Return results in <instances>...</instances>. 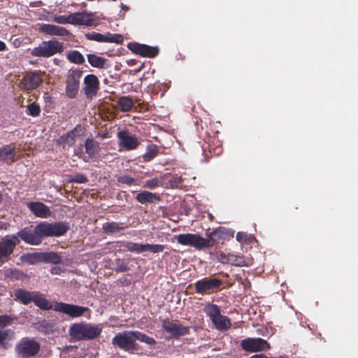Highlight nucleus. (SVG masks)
<instances>
[{"label": "nucleus", "mask_w": 358, "mask_h": 358, "mask_svg": "<svg viewBox=\"0 0 358 358\" xmlns=\"http://www.w3.org/2000/svg\"><path fill=\"white\" fill-rule=\"evenodd\" d=\"M69 229L70 225L66 222H42L36 224L34 229L32 227H24V232L21 233L22 241L31 245H38L43 238L62 236Z\"/></svg>", "instance_id": "f257e3e1"}, {"label": "nucleus", "mask_w": 358, "mask_h": 358, "mask_svg": "<svg viewBox=\"0 0 358 358\" xmlns=\"http://www.w3.org/2000/svg\"><path fill=\"white\" fill-rule=\"evenodd\" d=\"M136 340L150 346H154L157 343L153 338L139 331H124L116 334L112 339V343L124 351H136L140 349Z\"/></svg>", "instance_id": "f03ea898"}, {"label": "nucleus", "mask_w": 358, "mask_h": 358, "mask_svg": "<svg viewBox=\"0 0 358 358\" xmlns=\"http://www.w3.org/2000/svg\"><path fill=\"white\" fill-rule=\"evenodd\" d=\"M24 228L18 231L15 234L6 236L0 241V264H4L11 259V256L17 245L22 240V234Z\"/></svg>", "instance_id": "7ed1b4c3"}, {"label": "nucleus", "mask_w": 358, "mask_h": 358, "mask_svg": "<svg viewBox=\"0 0 358 358\" xmlns=\"http://www.w3.org/2000/svg\"><path fill=\"white\" fill-rule=\"evenodd\" d=\"M203 312L210 317L217 330L227 331L231 328V320L227 316L221 314V310L217 305L207 303L203 308Z\"/></svg>", "instance_id": "20e7f679"}, {"label": "nucleus", "mask_w": 358, "mask_h": 358, "mask_svg": "<svg viewBox=\"0 0 358 358\" xmlns=\"http://www.w3.org/2000/svg\"><path fill=\"white\" fill-rule=\"evenodd\" d=\"M101 329L90 324L77 323L70 328V335L77 341L91 340L100 335Z\"/></svg>", "instance_id": "39448f33"}, {"label": "nucleus", "mask_w": 358, "mask_h": 358, "mask_svg": "<svg viewBox=\"0 0 358 358\" xmlns=\"http://www.w3.org/2000/svg\"><path fill=\"white\" fill-rule=\"evenodd\" d=\"M64 43L57 40L44 41L38 47L31 50V54L34 57H50L57 53L64 51Z\"/></svg>", "instance_id": "423d86ee"}, {"label": "nucleus", "mask_w": 358, "mask_h": 358, "mask_svg": "<svg viewBox=\"0 0 358 358\" xmlns=\"http://www.w3.org/2000/svg\"><path fill=\"white\" fill-rule=\"evenodd\" d=\"M40 343L33 338H22L15 345L16 354L21 358L36 356L40 351Z\"/></svg>", "instance_id": "0eeeda50"}, {"label": "nucleus", "mask_w": 358, "mask_h": 358, "mask_svg": "<svg viewBox=\"0 0 358 358\" xmlns=\"http://www.w3.org/2000/svg\"><path fill=\"white\" fill-rule=\"evenodd\" d=\"M162 329L169 334V336H166V339L168 341L171 339L178 340L182 336L190 334L189 327L183 325L178 321L174 322L167 318L162 320Z\"/></svg>", "instance_id": "6e6552de"}, {"label": "nucleus", "mask_w": 358, "mask_h": 358, "mask_svg": "<svg viewBox=\"0 0 358 358\" xmlns=\"http://www.w3.org/2000/svg\"><path fill=\"white\" fill-rule=\"evenodd\" d=\"M176 239L178 244L190 246L197 250L209 248V241L197 234H180L176 236Z\"/></svg>", "instance_id": "1a4fd4ad"}, {"label": "nucleus", "mask_w": 358, "mask_h": 358, "mask_svg": "<svg viewBox=\"0 0 358 358\" xmlns=\"http://www.w3.org/2000/svg\"><path fill=\"white\" fill-rule=\"evenodd\" d=\"M222 285L221 279L206 277L194 283L195 292L201 295L210 294L220 291Z\"/></svg>", "instance_id": "9d476101"}, {"label": "nucleus", "mask_w": 358, "mask_h": 358, "mask_svg": "<svg viewBox=\"0 0 358 358\" xmlns=\"http://www.w3.org/2000/svg\"><path fill=\"white\" fill-rule=\"evenodd\" d=\"M83 71L76 69L72 71L67 76L66 80V95L69 99L77 96L80 88V79L82 77Z\"/></svg>", "instance_id": "9b49d317"}, {"label": "nucleus", "mask_w": 358, "mask_h": 358, "mask_svg": "<svg viewBox=\"0 0 358 358\" xmlns=\"http://www.w3.org/2000/svg\"><path fill=\"white\" fill-rule=\"evenodd\" d=\"M42 75L38 71H30L26 73L19 83V87L27 92L38 88L43 83Z\"/></svg>", "instance_id": "f8f14e48"}, {"label": "nucleus", "mask_w": 358, "mask_h": 358, "mask_svg": "<svg viewBox=\"0 0 358 358\" xmlns=\"http://www.w3.org/2000/svg\"><path fill=\"white\" fill-rule=\"evenodd\" d=\"M53 310L55 311L68 315L73 318L80 317L86 312H90V310L87 307L69 304L63 302H56L54 305Z\"/></svg>", "instance_id": "ddd939ff"}, {"label": "nucleus", "mask_w": 358, "mask_h": 358, "mask_svg": "<svg viewBox=\"0 0 358 358\" xmlns=\"http://www.w3.org/2000/svg\"><path fill=\"white\" fill-rule=\"evenodd\" d=\"M123 247L128 251L136 254L150 251L152 253H159L164 251L165 245L159 244H140L131 241L125 242L122 244Z\"/></svg>", "instance_id": "4468645a"}, {"label": "nucleus", "mask_w": 358, "mask_h": 358, "mask_svg": "<svg viewBox=\"0 0 358 358\" xmlns=\"http://www.w3.org/2000/svg\"><path fill=\"white\" fill-rule=\"evenodd\" d=\"M242 349L247 352L266 351L270 349L269 343L261 338H248L241 341Z\"/></svg>", "instance_id": "2eb2a0df"}, {"label": "nucleus", "mask_w": 358, "mask_h": 358, "mask_svg": "<svg viewBox=\"0 0 358 358\" xmlns=\"http://www.w3.org/2000/svg\"><path fill=\"white\" fill-rule=\"evenodd\" d=\"M83 85V90L87 99H92L96 96L100 88V82L96 75L88 74L85 76Z\"/></svg>", "instance_id": "dca6fc26"}, {"label": "nucleus", "mask_w": 358, "mask_h": 358, "mask_svg": "<svg viewBox=\"0 0 358 358\" xmlns=\"http://www.w3.org/2000/svg\"><path fill=\"white\" fill-rule=\"evenodd\" d=\"M118 145L125 150H136L139 145L137 138L130 134L127 130H121L117 133Z\"/></svg>", "instance_id": "f3484780"}, {"label": "nucleus", "mask_w": 358, "mask_h": 358, "mask_svg": "<svg viewBox=\"0 0 358 358\" xmlns=\"http://www.w3.org/2000/svg\"><path fill=\"white\" fill-rule=\"evenodd\" d=\"M129 50L136 55L142 57L153 58L159 54V48L157 47H152L145 44H140L136 42L129 43L127 45Z\"/></svg>", "instance_id": "a211bd4d"}, {"label": "nucleus", "mask_w": 358, "mask_h": 358, "mask_svg": "<svg viewBox=\"0 0 358 358\" xmlns=\"http://www.w3.org/2000/svg\"><path fill=\"white\" fill-rule=\"evenodd\" d=\"M233 236V233H231L227 229L220 227L217 229H213L210 232L206 240L209 241V248L213 247L216 243H218L221 241L225 240L227 237Z\"/></svg>", "instance_id": "6ab92c4d"}, {"label": "nucleus", "mask_w": 358, "mask_h": 358, "mask_svg": "<svg viewBox=\"0 0 358 358\" xmlns=\"http://www.w3.org/2000/svg\"><path fill=\"white\" fill-rule=\"evenodd\" d=\"M84 132V128L81 125H77L73 129L63 134L59 138V142L63 145H73L76 141L83 136Z\"/></svg>", "instance_id": "aec40b11"}, {"label": "nucleus", "mask_w": 358, "mask_h": 358, "mask_svg": "<svg viewBox=\"0 0 358 358\" xmlns=\"http://www.w3.org/2000/svg\"><path fill=\"white\" fill-rule=\"evenodd\" d=\"M39 31L50 36H69L71 35V33L65 27L51 24L41 25Z\"/></svg>", "instance_id": "412c9836"}, {"label": "nucleus", "mask_w": 358, "mask_h": 358, "mask_svg": "<svg viewBox=\"0 0 358 358\" xmlns=\"http://www.w3.org/2000/svg\"><path fill=\"white\" fill-rule=\"evenodd\" d=\"M70 24L75 25H87L92 26L93 20L91 15L86 13H74L69 15Z\"/></svg>", "instance_id": "4be33fe9"}, {"label": "nucleus", "mask_w": 358, "mask_h": 358, "mask_svg": "<svg viewBox=\"0 0 358 358\" xmlns=\"http://www.w3.org/2000/svg\"><path fill=\"white\" fill-rule=\"evenodd\" d=\"M27 206L36 217L46 218L51 215L49 208L41 202H29Z\"/></svg>", "instance_id": "5701e85b"}, {"label": "nucleus", "mask_w": 358, "mask_h": 358, "mask_svg": "<svg viewBox=\"0 0 358 358\" xmlns=\"http://www.w3.org/2000/svg\"><path fill=\"white\" fill-rule=\"evenodd\" d=\"M37 291L29 292L24 289L18 288L15 290L14 296L16 301L23 305H28L34 301Z\"/></svg>", "instance_id": "b1692460"}, {"label": "nucleus", "mask_w": 358, "mask_h": 358, "mask_svg": "<svg viewBox=\"0 0 358 358\" xmlns=\"http://www.w3.org/2000/svg\"><path fill=\"white\" fill-rule=\"evenodd\" d=\"M15 147L13 144L0 148V161L10 164L15 162Z\"/></svg>", "instance_id": "393cba45"}, {"label": "nucleus", "mask_w": 358, "mask_h": 358, "mask_svg": "<svg viewBox=\"0 0 358 358\" xmlns=\"http://www.w3.org/2000/svg\"><path fill=\"white\" fill-rule=\"evenodd\" d=\"M135 199L141 204L157 203L161 200L157 194L148 191H143L137 194Z\"/></svg>", "instance_id": "a878e982"}, {"label": "nucleus", "mask_w": 358, "mask_h": 358, "mask_svg": "<svg viewBox=\"0 0 358 358\" xmlns=\"http://www.w3.org/2000/svg\"><path fill=\"white\" fill-rule=\"evenodd\" d=\"M127 228V226L122 222H105L102 225L103 233L108 235H113L122 232Z\"/></svg>", "instance_id": "bb28decb"}, {"label": "nucleus", "mask_w": 358, "mask_h": 358, "mask_svg": "<svg viewBox=\"0 0 358 358\" xmlns=\"http://www.w3.org/2000/svg\"><path fill=\"white\" fill-rule=\"evenodd\" d=\"M117 108L123 113H127L135 108L136 111V107L134 106V102L133 99L129 96H122L117 99L116 101Z\"/></svg>", "instance_id": "cd10ccee"}, {"label": "nucleus", "mask_w": 358, "mask_h": 358, "mask_svg": "<svg viewBox=\"0 0 358 358\" xmlns=\"http://www.w3.org/2000/svg\"><path fill=\"white\" fill-rule=\"evenodd\" d=\"M85 149L89 158L94 159L100 150L99 143L92 138H87L85 142Z\"/></svg>", "instance_id": "c85d7f7f"}, {"label": "nucleus", "mask_w": 358, "mask_h": 358, "mask_svg": "<svg viewBox=\"0 0 358 358\" xmlns=\"http://www.w3.org/2000/svg\"><path fill=\"white\" fill-rule=\"evenodd\" d=\"M33 303L43 310H49L53 309L54 306L49 301L45 296L39 292H36V295L34 297Z\"/></svg>", "instance_id": "c756f323"}, {"label": "nucleus", "mask_w": 358, "mask_h": 358, "mask_svg": "<svg viewBox=\"0 0 358 358\" xmlns=\"http://www.w3.org/2000/svg\"><path fill=\"white\" fill-rule=\"evenodd\" d=\"M42 263L60 264L62 262V257L55 252H41Z\"/></svg>", "instance_id": "7c9ffc66"}, {"label": "nucleus", "mask_w": 358, "mask_h": 358, "mask_svg": "<svg viewBox=\"0 0 358 358\" xmlns=\"http://www.w3.org/2000/svg\"><path fill=\"white\" fill-rule=\"evenodd\" d=\"M36 329L44 334H53L56 331L55 324L45 320L37 322L36 324Z\"/></svg>", "instance_id": "2f4dec72"}, {"label": "nucleus", "mask_w": 358, "mask_h": 358, "mask_svg": "<svg viewBox=\"0 0 358 358\" xmlns=\"http://www.w3.org/2000/svg\"><path fill=\"white\" fill-rule=\"evenodd\" d=\"M87 60L90 64L98 69H105L107 67V59L104 57L98 56L95 54H88L87 55Z\"/></svg>", "instance_id": "473e14b6"}, {"label": "nucleus", "mask_w": 358, "mask_h": 358, "mask_svg": "<svg viewBox=\"0 0 358 358\" xmlns=\"http://www.w3.org/2000/svg\"><path fill=\"white\" fill-rule=\"evenodd\" d=\"M5 277L10 280H22L24 278H27V275L22 271H20L17 268H8L5 272Z\"/></svg>", "instance_id": "72a5a7b5"}, {"label": "nucleus", "mask_w": 358, "mask_h": 358, "mask_svg": "<svg viewBox=\"0 0 358 358\" xmlns=\"http://www.w3.org/2000/svg\"><path fill=\"white\" fill-rule=\"evenodd\" d=\"M21 260L29 265H34L37 263H42L41 252L26 253L21 256Z\"/></svg>", "instance_id": "f704fd0d"}, {"label": "nucleus", "mask_w": 358, "mask_h": 358, "mask_svg": "<svg viewBox=\"0 0 358 358\" xmlns=\"http://www.w3.org/2000/svg\"><path fill=\"white\" fill-rule=\"evenodd\" d=\"M159 154V147L150 143L147 145L145 152L143 155L144 162H150L152 160Z\"/></svg>", "instance_id": "c9c22d12"}, {"label": "nucleus", "mask_w": 358, "mask_h": 358, "mask_svg": "<svg viewBox=\"0 0 358 358\" xmlns=\"http://www.w3.org/2000/svg\"><path fill=\"white\" fill-rule=\"evenodd\" d=\"M66 59L73 64H82L85 62L83 55L78 50H69L66 55Z\"/></svg>", "instance_id": "e433bc0d"}, {"label": "nucleus", "mask_w": 358, "mask_h": 358, "mask_svg": "<svg viewBox=\"0 0 358 358\" xmlns=\"http://www.w3.org/2000/svg\"><path fill=\"white\" fill-rule=\"evenodd\" d=\"M14 331L11 329H0V345L6 349L8 347V344L6 342L7 339L11 340L13 337Z\"/></svg>", "instance_id": "4c0bfd02"}, {"label": "nucleus", "mask_w": 358, "mask_h": 358, "mask_svg": "<svg viewBox=\"0 0 358 358\" xmlns=\"http://www.w3.org/2000/svg\"><path fill=\"white\" fill-rule=\"evenodd\" d=\"M229 264L236 266H248L246 260L243 256L229 254Z\"/></svg>", "instance_id": "58836bf2"}, {"label": "nucleus", "mask_w": 358, "mask_h": 358, "mask_svg": "<svg viewBox=\"0 0 358 358\" xmlns=\"http://www.w3.org/2000/svg\"><path fill=\"white\" fill-rule=\"evenodd\" d=\"M41 107L36 102H33L27 106L26 113L31 117H38L41 113Z\"/></svg>", "instance_id": "ea45409f"}, {"label": "nucleus", "mask_w": 358, "mask_h": 358, "mask_svg": "<svg viewBox=\"0 0 358 358\" xmlns=\"http://www.w3.org/2000/svg\"><path fill=\"white\" fill-rule=\"evenodd\" d=\"M124 41L122 35L120 34H110L107 33L106 34L105 43H115L117 44H122Z\"/></svg>", "instance_id": "a19ab883"}, {"label": "nucleus", "mask_w": 358, "mask_h": 358, "mask_svg": "<svg viewBox=\"0 0 358 358\" xmlns=\"http://www.w3.org/2000/svg\"><path fill=\"white\" fill-rule=\"evenodd\" d=\"M85 38L87 40L94 41L97 42H105L106 41V35L101 34L100 33H97L95 31L86 33L85 34Z\"/></svg>", "instance_id": "79ce46f5"}, {"label": "nucleus", "mask_w": 358, "mask_h": 358, "mask_svg": "<svg viewBox=\"0 0 358 358\" xmlns=\"http://www.w3.org/2000/svg\"><path fill=\"white\" fill-rule=\"evenodd\" d=\"M114 270L116 272H126L129 270V268L123 259L117 258L115 259Z\"/></svg>", "instance_id": "37998d69"}, {"label": "nucleus", "mask_w": 358, "mask_h": 358, "mask_svg": "<svg viewBox=\"0 0 358 358\" xmlns=\"http://www.w3.org/2000/svg\"><path fill=\"white\" fill-rule=\"evenodd\" d=\"M15 320H16V317H12L10 315H0V328H4L7 326L11 325Z\"/></svg>", "instance_id": "c03bdc74"}, {"label": "nucleus", "mask_w": 358, "mask_h": 358, "mask_svg": "<svg viewBox=\"0 0 358 358\" xmlns=\"http://www.w3.org/2000/svg\"><path fill=\"white\" fill-rule=\"evenodd\" d=\"M89 181L88 178L83 173H76L70 176L69 182L76 183H87Z\"/></svg>", "instance_id": "a18cd8bd"}, {"label": "nucleus", "mask_w": 358, "mask_h": 358, "mask_svg": "<svg viewBox=\"0 0 358 358\" xmlns=\"http://www.w3.org/2000/svg\"><path fill=\"white\" fill-rule=\"evenodd\" d=\"M160 180L157 178H154L145 181L143 187L153 189L160 186Z\"/></svg>", "instance_id": "49530a36"}, {"label": "nucleus", "mask_w": 358, "mask_h": 358, "mask_svg": "<svg viewBox=\"0 0 358 358\" xmlns=\"http://www.w3.org/2000/svg\"><path fill=\"white\" fill-rule=\"evenodd\" d=\"M182 177L177 175L171 176L169 180V185L172 188L178 187L182 184Z\"/></svg>", "instance_id": "de8ad7c7"}, {"label": "nucleus", "mask_w": 358, "mask_h": 358, "mask_svg": "<svg viewBox=\"0 0 358 358\" xmlns=\"http://www.w3.org/2000/svg\"><path fill=\"white\" fill-rule=\"evenodd\" d=\"M134 178L128 175H122L117 178V182L128 185H131L134 183Z\"/></svg>", "instance_id": "09e8293b"}, {"label": "nucleus", "mask_w": 358, "mask_h": 358, "mask_svg": "<svg viewBox=\"0 0 358 358\" xmlns=\"http://www.w3.org/2000/svg\"><path fill=\"white\" fill-rule=\"evenodd\" d=\"M217 259L218 262H221L222 264H228L229 259V253L226 254L223 252H218L217 254Z\"/></svg>", "instance_id": "8fccbe9b"}, {"label": "nucleus", "mask_w": 358, "mask_h": 358, "mask_svg": "<svg viewBox=\"0 0 358 358\" xmlns=\"http://www.w3.org/2000/svg\"><path fill=\"white\" fill-rule=\"evenodd\" d=\"M53 21L62 24H70L69 16L65 15L56 16L54 17Z\"/></svg>", "instance_id": "3c124183"}, {"label": "nucleus", "mask_w": 358, "mask_h": 358, "mask_svg": "<svg viewBox=\"0 0 358 358\" xmlns=\"http://www.w3.org/2000/svg\"><path fill=\"white\" fill-rule=\"evenodd\" d=\"M208 152L210 153V156L213 155H220L222 152V147L217 146L215 148H212L210 145H208Z\"/></svg>", "instance_id": "603ef678"}, {"label": "nucleus", "mask_w": 358, "mask_h": 358, "mask_svg": "<svg viewBox=\"0 0 358 358\" xmlns=\"http://www.w3.org/2000/svg\"><path fill=\"white\" fill-rule=\"evenodd\" d=\"M62 272V269L59 266H53L50 269V273L52 275H59Z\"/></svg>", "instance_id": "864d4df0"}, {"label": "nucleus", "mask_w": 358, "mask_h": 358, "mask_svg": "<svg viewBox=\"0 0 358 358\" xmlns=\"http://www.w3.org/2000/svg\"><path fill=\"white\" fill-rule=\"evenodd\" d=\"M249 358H268V357L264 354H255V355H252Z\"/></svg>", "instance_id": "5fc2aeb1"}, {"label": "nucleus", "mask_w": 358, "mask_h": 358, "mask_svg": "<svg viewBox=\"0 0 358 358\" xmlns=\"http://www.w3.org/2000/svg\"><path fill=\"white\" fill-rule=\"evenodd\" d=\"M120 282L122 285H129L130 282L129 280L125 277L120 279Z\"/></svg>", "instance_id": "6e6d98bb"}, {"label": "nucleus", "mask_w": 358, "mask_h": 358, "mask_svg": "<svg viewBox=\"0 0 358 358\" xmlns=\"http://www.w3.org/2000/svg\"><path fill=\"white\" fill-rule=\"evenodd\" d=\"M6 43L3 41H0V51H4V50H6Z\"/></svg>", "instance_id": "4d7b16f0"}, {"label": "nucleus", "mask_w": 358, "mask_h": 358, "mask_svg": "<svg viewBox=\"0 0 358 358\" xmlns=\"http://www.w3.org/2000/svg\"><path fill=\"white\" fill-rule=\"evenodd\" d=\"M243 235V233L238 232L237 234H236V239L240 241L242 239Z\"/></svg>", "instance_id": "13d9d810"}, {"label": "nucleus", "mask_w": 358, "mask_h": 358, "mask_svg": "<svg viewBox=\"0 0 358 358\" xmlns=\"http://www.w3.org/2000/svg\"><path fill=\"white\" fill-rule=\"evenodd\" d=\"M122 8L123 10H124L125 11H127V10H129V7H128L127 6H125V5H124V4H122Z\"/></svg>", "instance_id": "bf43d9fd"}, {"label": "nucleus", "mask_w": 358, "mask_h": 358, "mask_svg": "<svg viewBox=\"0 0 358 358\" xmlns=\"http://www.w3.org/2000/svg\"><path fill=\"white\" fill-rule=\"evenodd\" d=\"M2 199H3L2 194H1V193L0 192V203H1V201H2Z\"/></svg>", "instance_id": "052dcab7"}, {"label": "nucleus", "mask_w": 358, "mask_h": 358, "mask_svg": "<svg viewBox=\"0 0 358 358\" xmlns=\"http://www.w3.org/2000/svg\"><path fill=\"white\" fill-rule=\"evenodd\" d=\"M206 148H207V147L202 146V149H203V150H205V151H206Z\"/></svg>", "instance_id": "680f3d73"}, {"label": "nucleus", "mask_w": 358, "mask_h": 358, "mask_svg": "<svg viewBox=\"0 0 358 358\" xmlns=\"http://www.w3.org/2000/svg\"><path fill=\"white\" fill-rule=\"evenodd\" d=\"M106 134H103L102 138H106Z\"/></svg>", "instance_id": "e2e57ef3"}, {"label": "nucleus", "mask_w": 358, "mask_h": 358, "mask_svg": "<svg viewBox=\"0 0 358 358\" xmlns=\"http://www.w3.org/2000/svg\"><path fill=\"white\" fill-rule=\"evenodd\" d=\"M106 134H103L102 138H106Z\"/></svg>", "instance_id": "0e129e2a"}, {"label": "nucleus", "mask_w": 358, "mask_h": 358, "mask_svg": "<svg viewBox=\"0 0 358 358\" xmlns=\"http://www.w3.org/2000/svg\"><path fill=\"white\" fill-rule=\"evenodd\" d=\"M205 155L208 157V155L206 152H205Z\"/></svg>", "instance_id": "69168bd1"}]
</instances>
